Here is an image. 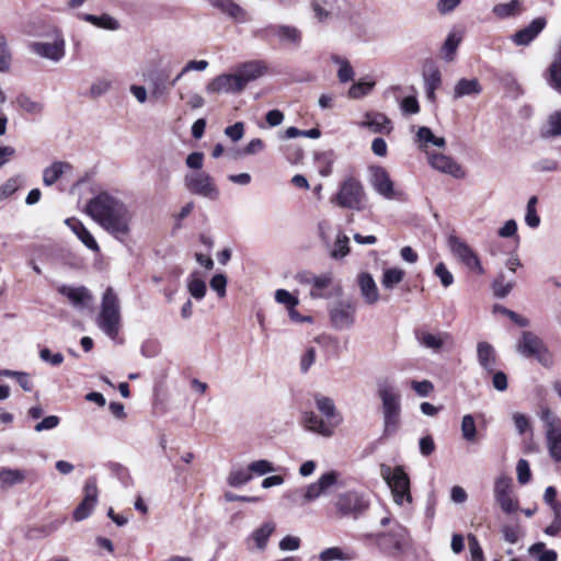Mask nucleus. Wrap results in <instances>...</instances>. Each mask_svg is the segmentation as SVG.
<instances>
[{
	"instance_id": "41",
	"label": "nucleus",
	"mask_w": 561,
	"mask_h": 561,
	"mask_svg": "<svg viewBox=\"0 0 561 561\" xmlns=\"http://www.w3.org/2000/svg\"><path fill=\"white\" fill-rule=\"evenodd\" d=\"M547 447L551 458L561 462V428L546 433Z\"/></svg>"
},
{
	"instance_id": "45",
	"label": "nucleus",
	"mask_w": 561,
	"mask_h": 561,
	"mask_svg": "<svg viewBox=\"0 0 561 561\" xmlns=\"http://www.w3.org/2000/svg\"><path fill=\"white\" fill-rule=\"evenodd\" d=\"M331 59L334 64L339 65L340 67L337 71V78L341 82L345 83L353 80L354 70L347 59L340 57L337 55H333Z\"/></svg>"
},
{
	"instance_id": "61",
	"label": "nucleus",
	"mask_w": 561,
	"mask_h": 561,
	"mask_svg": "<svg viewBox=\"0 0 561 561\" xmlns=\"http://www.w3.org/2000/svg\"><path fill=\"white\" fill-rule=\"evenodd\" d=\"M435 275L440 279L444 287H449L454 283V276L444 263H438L434 270Z\"/></svg>"
},
{
	"instance_id": "59",
	"label": "nucleus",
	"mask_w": 561,
	"mask_h": 561,
	"mask_svg": "<svg viewBox=\"0 0 561 561\" xmlns=\"http://www.w3.org/2000/svg\"><path fill=\"white\" fill-rule=\"evenodd\" d=\"M185 164L188 169L193 170L192 172L203 171L204 153L199 151L190 153L185 159Z\"/></svg>"
},
{
	"instance_id": "31",
	"label": "nucleus",
	"mask_w": 561,
	"mask_h": 561,
	"mask_svg": "<svg viewBox=\"0 0 561 561\" xmlns=\"http://www.w3.org/2000/svg\"><path fill=\"white\" fill-rule=\"evenodd\" d=\"M79 18L99 28L108 31H116L119 28V22L107 13H103L101 15L82 13Z\"/></svg>"
},
{
	"instance_id": "25",
	"label": "nucleus",
	"mask_w": 561,
	"mask_h": 561,
	"mask_svg": "<svg viewBox=\"0 0 561 561\" xmlns=\"http://www.w3.org/2000/svg\"><path fill=\"white\" fill-rule=\"evenodd\" d=\"M482 92V85L477 78L459 79L453 88V98L461 99L465 96L476 98Z\"/></svg>"
},
{
	"instance_id": "38",
	"label": "nucleus",
	"mask_w": 561,
	"mask_h": 561,
	"mask_svg": "<svg viewBox=\"0 0 561 561\" xmlns=\"http://www.w3.org/2000/svg\"><path fill=\"white\" fill-rule=\"evenodd\" d=\"M275 530V524L272 522L264 523L260 528L254 530L250 540L255 545L259 550H264L270 536Z\"/></svg>"
},
{
	"instance_id": "52",
	"label": "nucleus",
	"mask_w": 561,
	"mask_h": 561,
	"mask_svg": "<svg viewBox=\"0 0 561 561\" xmlns=\"http://www.w3.org/2000/svg\"><path fill=\"white\" fill-rule=\"evenodd\" d=\"M501 533L503 535L504 540L512 545L516 543L524 535V533L518 524L504 525L501 528Z\"/></svg>"
},
{
	"instance_id": "1",
	"label": "nucleus",
	"mask_w": 561,
	"mask_h": 561,
	"mask_svg": "<svg viewBox=\"0 0 561 561\" xmlns=\"http://www.w3.org/2000/svg\"><path fill=\"white\" fill-rule=\"evenodd\" d=\"M85 211L117 241L124 243L129 240L134 213L119 198L106 192L100 193L88 202Z\"/></svg>"
},
{
	"instance_id": "40",
	"label": "nucleus",
	"mask_w": 561,
	"mask_h": 561,
	"mask_svg": "<svg viewBox=\"0 0 561 561\" xmlns=\"http://www.w3.org/2000/svg\"><path fill=\"white\" fill-rule=\"evenodd\" d=\"M522 12V0H511L493 7V13L501 19L515 16Z\"/></svg>"
},
{
	"instance_id": "48",
	"label": "nucleus",
	"mask_w": 561,
	"mask_h": 561,
	"mask_svg": "<svg viewBox=\"0 0 561 561\" xmlns=\"http://www.w3.org/2000/svg\"><path fill=\"white\" fill-rule=\"evenodd\" d=\"M275 301L287 310L288 308L297 307L299 305L298 296L291 294L286 289H277L274 294Z\"/></svg>"
},
{
	"instance_id": "36",
	"label": "nucleus",
	"mask_w": 561,
	"mask_h": 561,
	"mask_svg": "<svg viewBox=\"0 0 561 561\" xmlns=\"http://www.w3.org/2000/svg\"><path fill=\"white\" fill-rule=\"evenodd\" d=\"M305 426L314 433L321 434L322 436H331L332 430L313 412H306L304 415Z\"/></svg>"
},
{
	"instance_id": "14",
	"label": "nucleus",
	"mask_w": 561,
	"mask_h": 561,
	"mask_svg": "<svg viewBox=\"0 0 561 561\" xmlns=\"http://www.w3.org/2000/svg\"><path fill=\"white\" fill-rule=\"evenodd\" d=\"M66 43L61 35H57L53 43L35 42L31 44V50L49 60L58 62L66 54Z\"/></svg>"
},
{
	"instance_id": "23",
	"label": "nucleus",
	"mask_w": 561,
	"mask_h": 561,
	"mask_svg": "<svg viewBox=\"0 0 561 561\" xmlns=\"http://www.w3.org/2000/svg\"><path fill=\"white\" fill-rule=\"evenodd\" d=\"M357 283L360 295L367 305H374L379 300L378 287L369 273H360Z\"/></svg>"
},
{
	"instance_id": "49",
	"label": "nucleus",
	"mask_w": 561,
	"mask_h": 561,
	"mask_svg": "<svg viewBox=\"0 0 561 561\" xmlns=\"http://www.w3.org/2000/svg\"><path fill=\"white\" fill-rule=\"evenodd\" d=\"M514 287V282H506L504 275L501 273L492 284L493 293L499 298L506 297Z\"/></svg>"
},
{
	"instance_id": "15",
	"label": "nucleus",
	"mask_w": 561,
	"mask_h": 561,
	"mask_svg": "<svg viewBox=\"0 0 561 561\" xmlns=\"http://www.w3.org/2000/svg\"><path fill=\"white\" fill-rule=\"evenodd\" d=\"M370 183L374 190L385 198L393 199L396 197V192L388 172L381 167H373L370 169Z\"/></svg>"
},
{
	"instance_id": "16",
	"label": "nucleus",
	"mask_w": 561,
	"mask_h": 561,
	"mask_svg": "<svg viewBox=\"0 0 561 561\" xmlns=\"http://www.w3.org/2000/svg\"><path fill=\"white\" fill-rule=\"evenodd\" d=\"M335 506L339 512L350 514L365 510L367 507V503L359 493L355 491H347L341 493L336 497Z\"/></svg>"
},
{
	"instance_id": "27",
	"label": "nucleus",
	"mask_w": 561,
	"mask_h": 561,
	"mask_svg": "<svg viewBox=\"0 0 561 561\" xmlns=\"http://www.w3.org/2000/svg\"><path fill=\"white\" fill-rule=\"evenodd\" d=\"M462 38H463V32L460 30H451L448 33V35L440 48V57L445 61L451 62L455 60L457 49H458L460 43L462 42Z\"/></svg>"
},
{
	"instance_id": "58",
	"label": "nucleus",
	"mask_w": 561,
	"mask_h": 561,
	"mask_svg": "<svg viewBox=\"0 0 561 561\" xmlns=\"http://www.w3.org/2000/svg\"><path fill=\"white\" fill-rule=\"evenodd\" d=\"M493 312L507 316L513 322H515L519 327H527L528 325V320L526 318L517 314L516 312L505 308L502 305H495L493 307Z\"/></svg>"
},
{
	"instance_id": "55",
	"label": "nucleus",
	"mask_w": 561,
	"mask_h": 561,
	"mask_svg": "<svg viewBox=\"0 0 561 561\" xmlns=\"http://www.w3.org/2000/svg\"><path fill=\"white\" fill-rule=\"evenodd\" d=\"M11 65V53L7 39L0 35V72H7Z\"/></svg>"
},
{
	"instance_id": "47",
	"label": "nucleus",
	"mask_w": 561,
	"mask_h": 561,
	"mask_svg": "<svg viewBox=\"0 0 561 561\" xmlns=\"http://www.w3.org/2000/svg\"><path fill=\"white\" fill-rule=\"evenodd\" d=\"M461 435L467 442H474L477 438L476 421L471 414H466L461 420Z\"/></svg>"
},
{
	"instance_id": "5",
	"label": "nucleus",
	"mask_w": 561,
	"mask_h": 561,
	"mask_svg": "<svg viewBox=\"0 0 561 561\" xmlns=\"http://www.w3.org/2000/svg\"><path fill=\"white\" fill-rule=\"evenodd\" d=\"M332 203L342 208L362 211L367 205V195L359 180L348 176L341 183Z\"/></svg>"
},
{
	"instance_id": "32",
	"label": "nucleus",
	"mask_w": 561,
	"mask_h": 561,
	"mask_svg": "<svg viewBox=\"0 0 561 561\" xmlns=\"http://www.w3.org/2000/svg\"><path fill=\"white\" fill-rule=\"evenodd\" d=\"M333 283L332 273H323L317 275L314 280L312 282V287L310 288V297L312 299H320L329 297L327 290Z\"/></svg>"
},
{
	"instance_id": "35",
	"label": "nucleus",
	"mask_w": 561,
	"mask_h": 561,
	"mask_svg": "<svg viewBox=\"0 0 561 561\" xmlns=\"http://www.w3.org/2000/svg\"><path fill=\"white\" fill-rule=\"evenodd\" d=\"M545 139L561 137V110L551 113L540 130Z\"/></svg>"
},
{
	"instance_id": "28",
	"label": "nucleus",
	"mask_w": 561,
	"mask_h": 561,
	"mask_svg": "<svg viewBox=\"0 0 561 561\" xmlns=\"http://www.w3.org/2000/svg\"><path fill=\"white\" fill-rule=\"evenodd\" d=\"M26 478L27 472L25 470L3 467L0 469V489L9 490L24 483Z\"/></svg>"
},
{
	"instance_id": "18",
	"label": "nucleus",
	"mask_w": 561,
	"mask_h": 561,
	"mask_svg": "<svg viewBox=\"0 0 561 561\" xmlns=\"http://www.w3.org/2000/svg\"><path fill=\"white\" fill-rule=\"evenodd\" d=\"M546 24L547 22L543 18H537L529 25L516 32L512 36V41L518 46L528 45L539 35Z\"/></svg>"
},
{
	"instance_id": "29",
	"label": "nucleus",
	"mask_w": 561,
	"mask_h": 561,
	"mask_svg": "<svg viewBox=\"0 0 561 561\" xmlns=\"http://www.w3.org/2000/svg\"><path fill=\"white\" fill-rule=\"evenodd\" d=\"M477 357L480 366L488 373H493L496 366V353L488 342H479L477 345Z\"/></svg>"
},
{
	"instance_id": "22",
	"label": "nucleus",
	"mask_w": 561,
	"mask_h": 561,
	"mask_svg": "<svg viewBox=\"0 0 561 561\" xmlns=\"http://www.w3.org/2000/svg\"><path fill=\"white\" fill-rule=\"evenodd\" d=\"M362 127L368 128L373 133L390 134L392 130L391 121L382 113H366Z\"/></svg>"
},
{
	"instance_id": "50",
	"label": "nucleus",
	"mask_w": 561,
	"mask_h": 561,
	"mask_svg": "<svg viewBox=\"0 0 561 561\" xmlns=\"http://www.w3.org/2000/svg\"><path fill=\"white\" fill-rule=\"evenodd\" d=\"M252 479L251 471L249 467L247 469H237L230 472L228 477V483L231 486H240L248 483Z\"/></svg>"
},
{
	"instance_id": "26",
	"label": "nucleus",
	"mask_w": 561,
	"mask_h": 561,
	"mask_svg": "<svg viewBox=\"0 0 561 561\" xmlns=\"http://www.w3.org/2000/svg\"><path fill=\"white\" fill-rule=\"evenodd\" d=\"M60 294L66 296L70 304L77 309H83L91 302V295L84 287L62 286L59 288Z\"/></svg>"
},
{
	"instance_id": "17",
	"label": "nucleus",
	"mask_w": 561,
	"mask_h": 561,
	"mask_svg": "<svg viewBox=\"0 0 561 561\" xmlns=\"http://www.w3.org/2000/svg\"><path fill=\"white\" fill-rule=\"evenodd\" d=\"M494 496L501 508L512 513L517 508V503L511 496V482L506 478H499L495 481Z\"/></svg>"
},
{
	"instance_id": "42",
	"label": "nucleus",
	"mask_w": 561,
	"mask_h": 561,
	"mask_svg": "<svg viewBox=\"0 0 561 561\" xmlns=\"http://www.w3.org/2000/svg\"><path fill=\"white\" fill-rule=\"evenodd\" d=\"M15 104L21 111L31 115L41 114L44 107L41 102L33 100L26 94H19L15 98Z\"/></svg>"
},
{
	"instance_id": "64",
	"label": "nucleus",
	"mask_w": 561,
	"mask_h": 561,
	"mask_svg": "<svg viewBox=\"0 0 561 561\" xmlns=\"http://www.w3.org/2000/svg\"><path fill=\"white\" fill-rule=\"evenodd\" d=\"M210 287L222 298L226 296L227 277L224 274H216L210 279Z\"/></svg>"
},
{
	"instance_id": "44",
	"label": "nucleus",
	"mask_w": 561,
	"mask_h": 561,
	"mask_svg": "<svg viewBox=\"0 0 561 561\" xmlns=\"http://www.w3.org/2000/svg\"><path fill=\"white\" fill-rule=\"evenodd\" d=\"M404 271L398 267H391L383 271L381 285L386 289H392L404 278Z\"/></svg>"
},
{
	"instance_id": "33",
	"label": "nucleus",
	"mask_w": 561,
	"mask_h": 561,
	"mask_svg": "<svg viewBox=\"0 0 561 561\" xmlns=\"http://www.w3.org/2000/svg\"><path fill=\"white\" fill-rule=\"evenodd\" d=\"M547 81L551 88L561 92V41L558 44L554 58L548 68Z\"/></svg>"
},
{
	"instance_id": "2",
	"label": "nucleus",
	"mask_w": 561,
	"mask_h": 561,
	"mask_svg": "<svg viewBox=\"0 0 561 561\" xmlns=\"http://www.w3.org/2000/svg\"><path fill=\"white\" fill-rule=\"evenodd\" d=\"M265 66L260 61H250L238 67L232 73L215 77L207 85L208 93H240L249 82L261 77Z\"/></svg>"
},
{
	"instance_id": "62",
	"label": "nucleus",
	"mask_w": 561,
	"mask_h": 561,
	"mask_svg": "<svg viewBox=\"0 0 561 561\" xmlns=\"http://www.w3.org/2000/svg\"><path fill=\"white\" fill-rule=\"evenodd\" d=\"M249 470L259 476H263L275 471L273 465L265 459L251 462L249 466Z\"/></svg>"
},
{
	"instance_id": "43",
	"label": "nucleus",
	"mask_w": 561,
	"mask_h": 561,
	"mask_svg": "<svg viewBox=\"0 0 561 561\" xmlns=\"http://www.w3.org/2000/svg\"><path fill=\"white\" fill-rule=\"evenodd\" d=\"M529 556L538 561H557L558 553L554 550L546 549L545 542H536L528 548Z\"/></svg>"
},
{
	"instance_id": "56",
	"label": "nucleus",
	"mask_w": 561,
	"mask_h": 561,
	"mask_svg": "<svg viewBox=\"0 0 561 561\" xmlns=\"http://www.w3.org/2000/svg\"><path fill=\"white\" fill-rule=\"evenodd\" d=\"M425 88L438 89L442 82L440 71L436 67H430L424 73Z\"/></svg>"
},
{
	"instance_id": "63",
	"label": "nucleus",
	"mask_w": 561,
	"mask_h": 561,
	"mask_svg": "<svg viewBox=\"0 0 561 561\" xmlns=\"http://www.w3.org/2000/svg\"><path fill=\"white\" fill-rule=\"evenodd\" d=\"M319 559L321 561H332V560H348L350 557H346L343 551L337 547H332L323 550L319 554Z\"/></svg>"
},
{
	"instance_id": "4",
	"label": "nucleus",
	"mask_w": 561,
	"mask_h": 561,
	"mask_svg": "<svg viewBox=\"0 0 561 561\" xmlns=\"http://www.w3.org/2000/svg\"><path fill=\"white\" fill-rule=\"evenodd\" d=\"M380 476L391 490L396 504L402 506L412 503L410 478L403 467H390L389 465L382 463L380 466Z\"/></svg>"
},
{
	"instance_id": "54",
	"label": "nucleus",
	"mask_w": 561,
	"mask_h": 561,
	"mask_svg": "<svg viewBox=\"0 0 561 561\" xmlns=\"http://www.w3.org/2000/svg\"><path fill=\"white\" fill-rule=\"evenodd\" d=\"M112 89V81L107 78L96 79L90 87V95L99 98Z\"/></svg>"
},
{
	"instance_id": "39",
	"label": "nucleus",
	"mask_w": 561,
	"mask_h": 561,
	"mask_svg": "<svg viewBox=\"0 0 561 561\" xmlns=\"http://www.w3.org/2000/svg\"><path fill=\"white\" fill-rule=\"evenodd\" d=\"M70 165L65 162H54L51 165L47 167L43 172V182L45 185L50 186L55 184L64 172L69 169Z\"/></svg>"
},
{
	"instance_id": "19",
	"label": "nucleus",
	"mask_w": 561,
	"mask_h": 561,
	"mask_svg": "<svg viewBox=\"0 0 561 561\" xmlns=\"http://www.w3.org/2000/svg\"><path fill=\"white\" fill-rule=\"evenodd\" d=\"M213 8L219 10L236 22L244 23L248 21V12L233 0H209Z\"/></svg>"
},
{
	"instance_id": "30",
	"label": "nucleus",
	"mask_w": 561,
	"mask_h": 561,
	"mask_svg": "<svg viewBox=\"0 0 561 561\" xmlns=\"http://www.w3.org/2000/svg\"><path fill=\"white\" fill-rule=\"evenodd\" d=\"M416 142L419 144V148L426 152H431L428 147L432 145L437 148H444L446 145V140L444 137L435 136L434 133L428 127H420L416 133Z\"/></svg>"
},
{
	"instance_id": "37",
	"label": "nucleus",
	"mask_w": 561,
	"mask_h": 561,
	"mask_svg": "<svg viewBox=\"0 0 561 561\" xmlns=\"http://www.w3.org/2000/svg\"><path fill=\"white\" fill-rule=\"evenodd\" d=\"M186 286L190 295L196 299L202 300L207 293V286L197 272L191 273L186 279Z\"/></svg>"
},
{
	"instance_id": "21",
	"label": "nucleus",
	"mask_w": 561,
	"mask_h": 561,
	"mask_svg": "<svg viewBox=\"0 0 561 561\" xmlns=\"http://www.w3.org/2000/svg\"><path fill=\"white\" fill-rule=\"evenodd\" d=\"M266 31L271 35L276 36L279 42L284 44L299 45L302 37L300 30L293 25H271L266 28Z\"/></svg>"
},
{
	"instance_id": "10",
	"label": "nucleus",
	"mask_w": 561,
	"mask_h": 561,
	"mask_svg": "<svg viewBox=\"0 0 561 561\" xmlns=\"http://www.w3.org/2000/svg\"><path fill=\"white\" fill-rule=\"evenodd\" d=\"M340 473L335 470L321 474L317 481L305 488L301 495L302 504L313 502L320 496L327 495L331 489L340 485Z\"/></svg>"
},
{
	"instance_id": "9",
	"label": "nucleus",
	"mask_w": 561,
	"mask_h": 561,
	"mask_svg": "<svg viewBox=\"0 0 561 561\" xmlns=\"http://www.w3.org/2000/svg\"><path fill=\"white\" fill-rule=\"evenodd\" d=\"M517 348L525 356H535L538 362L546 367L552 365V356L543 342L529 331L523 332Z\"/></svg>"
},
{
	"instance_id": "6",
	"label": "nucleus",
	"mask_w": 561,
	"mask_h": 561,
	"mask_svg": "<svg viewBox=\"0 0 561 561\" xmlns=\"http://www.w3.org/2000/svg\"><path fill=\"white\" fill-rule=\"evenodd\" d=\"M119 324L121 313L118 298L114 289L108 287L103 294L98 325L106 335L111 339H115L119 331Z\"/></svg>"
},
{
	"instance_id": "57",
	"label": "nucleus",
	"mask_w": 561,
	"mask_h": 561,
	"mask_svg": "<svg viewBox=\"0 0 561 561\" xmlns=\"http://www.w3.org/2000/svg\"><path fill=\"white\" fill-rule=\"evenodd\" d=\"M96 503L83 499L82 502L77 506L73 512V518L77 522H81L90 516Z\"/></svg>"
},
{
	"instance_id": "34",
	"label": "nucleus",
	"mask_w": 561,
	"mask_h": 561,
	"mask_svg": "<svg viewBox=\"0 0 561 561\" xmlns=\"http://www.w3.org/2000/svg\"><path fill=\"white\" fill-rule=\"evenodd\" d=\"M350 239L348 237L343 233L342 231H339L336 233L335 240L330 247V256L331 259L335 261L343 260L345 256L350 254Z\"/></svg>"
},
{
	"instance_id": "53",
	"label": "nucleus",
	"mask_w": 561,
	"mask_h": 561,
	"mask_svg": "<svg viewBox=\"0 0 561 561\" xmlns=\"http://www.w3.org/2000/svg\"><path fill=\"white\" fill-rule=\"evenodd\" d=\"M375 82L359 81L354 83L348 90V96L351 99H360L367 95L374 88Z\"/></svg>"
},
{
	"instance_id": "51",
	"label": "nucleus",
	"mask_w": 561,
	"mask_h": 561,
	"mask_svg": "<svg viewBox=\"0 0 561 561\" xmlns=\"http://www.w3.org/2000/svg\"><path fill=\"white\" fill-rule=\"evenodd\" d=\"M540 419L543 422L546 433L561 428L560 420L550 409H543L540 413Z\"/></svg>"
},
{
	"instance_id": "8",
	"label": "nucleus",
	"mask_w": 561,
	"mask_h": 561,
	"mask_svg": "<svg viewBox=\"0 0 561 561\" xmlns=\"http://www.w3.org/2000/svg\"><path fill=\"white\" fill-rule=\"evenodd\" d=\"M447 244L451 254L469 271L478 275L484 274V268L478 254L465 240L451 234L448 237Z\"/></svg>"
},
{
	"instance_id": "24",
	"label": "nucleus",
	"mask_w": 561,
	"mask_h": 561,
	"mask_svg": "<svg viewBox=\"0 0 561 561\" xmlns=\"http://www.w3.org/2000/svg\"><path fill=\"white\" fill-rule=\"evenodd\" d=\"M65 222L89 250L93 252L100 251L96 240L80 220L68 218Z\"/></svg>"
},
{
	"instance_id": "20",
	"label": "nucleus",
	"mask_w": 561,
	"mask_h": 561,
	"mask_svg": "<svg viewBox=\"0 0 561 561\" xmlns=\"http://www.w3.org/2000/svg\"><path fill=\"white\" fill-rule=\"evenodd\" d=\"M314 402L319 412L329 421L330 424L336 426L342 423V415L337 411L333 399L322 394H316Z\"/></svg>"
},
{
	"instance_id": "60",
	"label": "nucleus",
	"mask_w": 561,
	"mask_h": 561,
	"mask_svg": "<svg viewBox=\"0 0 561 561\" xmlns=\"http://www.w3.org/2000/svg\"><path fill=\"white\" fill-rule=\"evenodd\" d=\"M517 480L520 484H526L530 481L531 473L530 467L526 459H519L516 466Z\"/></svg>"
},
{
	"instance_id": "7",
	"label": "nucleus",
	"mask_w": 561,
	"mask_h": 561,
	"mask_svg": "<svg viewBox=\"0 0 561 561\" xmlns=\"http://www.w3.org/2000/svg\"><path fill=\"white\" fill-rule=\"evenodd\" d=\"M184 186L191 194L211 202L218 201L220 197V190L215 179L206 171L187 172L184 175Z\"/></svg>"
},
{
	"instance_id": "12",
	"label": "nucleus",
	"mask_w": 561,
	"mask_h": 561,
	"mask_svg": "<svg viewBox=\"0 0 561 561\" xmlns=\"http://www.w3.org/2000/svg\"><path fill=\"white\" fill-rule=\"evenodd\" d=\"M356 305L348 300L336 302L330 310V318L334 328L339 330L351 329L355 322Z\"/></svg>"
},
{
	"instance_id": "46",
	"label": "nucleus",
	"mask_w": 561,
	"mask_h": 561,
	"mask_svg": "<svg viewBox=\"0 0 561 561\" xmlns=\"http://www.w3.org/2000/svg\"><path fill=\"white\" fill-rule=\"evenodd\" d=\"M538 197L531 196L526 206L525 222L528 227L535 229L540 225V217L537 214Z\"/></svg>"
},
{
	"instance_id": "11",
	"label": "nucleus",
	"mask_w": 561,
	"mask_h": 561,
	"mask_svg": "<svg viewBox=\"0 0 561 561\" xmlns=\"http://www.w3.org/2000/svg\"><path fill=\"white\" fill-rule=\"evenodd\" d=\"M415 339L420 346L430 350L433 353H439L445 347L453 344L450 334L445 331H430L426 329H419L415 331Z\"/></svg>"
},
{
	"instance_id": "13",
	"label": "nucleus",
	"mask_w": 561,
	"mask_h": 561,
	"mask_svg": "<svg viewBox=\"0 0 561 561\" xmlns=\"http://www.w3.org/2000/svg\"><path fill=\"white\" fill-rule=\"evenodd\" d=\"M426 156L427 161L433 169L451 175L455 179L465 178L466 173L462 167L454 158L440 152H426Z\"/></svg>"
},
{
	"instance_id": "3",
	"label": "nucleus",
	"mask_w": 561,
	"mask_h": 561,
	"mask_svg": "<svg viewBox=\"0 0 561 561\" xmlns=\"http://www.w3.org/2000/svg\"><path fill=\"white\" fill-rule=\"evenodd\" d=\"M377 394L381 400L383 436L393 435L401 423V394L397 387L387 378L377 383Z\"/></svg>"
}]
</instances>
